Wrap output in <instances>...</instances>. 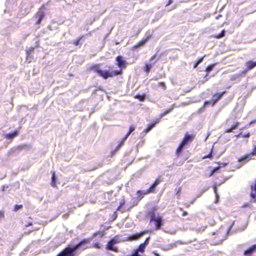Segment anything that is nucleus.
Returning a JSON list of instances; mask_svg holds the SVG:
<instances>
[{"label": "nucleus", "instance_id": "20e7f679", "mask_svg": "<svg viewBox=\"0 0 256 256\" xmlns=\"http://www.w3.org/2000/svg\"><path fill=\"white\" fill-rule=\"evenodd\" d=\"M160 180L158 178H156L154 182L151 185L148 189L146 190H139L136 192L138 198L139 200L142 198L144 195L148 193L154 192L156 186L160 184Z\"/></svg>", "mask_w": 256, "mask_h": 256}, {"label": "nucleus", "instance_id": "f03ea898", "mask_svg": "<svg viewBox=\"0 0 256 256\" xmlns=\"http://www.w3.org/2000/svg\"><path fill=\"white\" fill-rule=\"evenodd\" d=\"M92 70L94 72H97L99 76L102 77L104 79H107L110 77H112L115 76H118L122 73V70L120 69V70H101L100 68V66L98 65H94L92 66Z\"/></svg>", "mask_w": 256, "mask_h": 256}, {"label": "nucleus", "instance_id": "72a5a7b5", "mask_svg": "<svg viewBox=\"0 0 256 256\" xmlns=\"http://www.w3.org/2000/svg\"><path fill=\"white\" fill-rule=\"evenodd\" d=\"M226 32L224 30H223L220 34L218 35V38H220L224 36Z\"/></svg>", "mask_w": 256, "mask_h": 256}, {"label": "nucleus", "instance_id": "f3484780", "mask_svg": "<svg viewBox=\"0 0 256 256\" xmlns=\"http://www.w3.org/2000/svg\"><path fill=\"white\" fill-rule=\"evenodd\" d=\"M20 128L15 130L13 132L8 133L6 135V138L8 140H12L19 133Z\"/></svg>", "mask_w": 256, "mask_h": 256}, {"label": "nucleus", "instance_id": "b1692460", "mask_svg": "<svg viewBox=\"0 0 256 256\" xmlns=\"http://www.w3.org/2000/svg\"><path fill=\"white\" fill-rule=\"evenodd\" d=\"M82 36L79 37L77 40H72V44H74L75 46H78L81 45L80 44V41L82 38Z\"/></svg>", "mask_w": 256, "mask_h": 256}, {"label": "nucleus", "instance_id": "a18cd8bd", "mask_svg": "<svg viewBox=\"0 0 256 256\" xmlns=\"http://www.w3.org/2000/svg\"><path fill=\"white\" fill-rule=\"evenodd\" d=\"M173 2L172 0H169L168 4H166V6L170 5L172 4Z\"/></svg>", "mask_w": 256, "mask_h": 256}, {"label": "nucleus", "instance_id": "864d4df0", "mask_svg": "<svg viewBox=\"0 0 256 256\" xmlns=\"http://www.w3.org/2000/svg\"><path fill=\"white\" fill-rule=\"evenodd\" d=\"M215 234H216V232H212V235H215Z\"/></svg>", "mask_w": 256, "mask_h": 256}, {"label": "nucleus", "instance_id": "8fccbe9b", "mask_svg": "<svg viewBox=\"0 0 256 256\" xmlns=\"http://www.w3.org/2000/svg\"><path fill=\"white\" fill-rule=\"evenodd\" d=\"M204 107H205V106H204L202 108H201L199 110V112H202V111H203V109H204Z\"/></svg>", "mask_w": 256, "mask_h": 256}, {"label": "nucleus", "instance_id": "49530a36", "mask_svg": "<svg viewBox=\"0 0 256 256\" xmlns=\"http://www.w3.org/2000/svg\"><path fill=\"white\" fill-rule=\"evenodd\" d=\"M188 214V212L186 211H184L182 216H186Z\"/></svg>", "mask_w": 256, "mask_h": 256}, {"label": "nucleus", "instance_id": "f704fd0d", "mask_svg": "<svg viewBox=\"0 0 256 256\" xmlns=\"http://www.w3.org/2000/svg\"><path fill=\"white\" fill-rule=\"evenodd\" d=\"M240 136H242V137L244 138H248L250 136V133H248L246 134H243L242 132L240 134Z\"/></svg>", "mask_w": 256, "mask_h": 256}, {"label": "nucleus", "instance_id": "c85d7f7f", "mask_svg": "<svg viewBox=\"0 0 256 256\" xmlns=\"http://www.w3.org/2000/svg\"><path fill=\"white\" fill-rule=\"evenodd\" d=\"M136 98L138 99L140 102H143L145 99V96L144 95L137 94L136 96Z\"/></svg>", "mask_w": 256, "mask_h": 256}, {"label": "nucleus", "instance_id": "412c9836", "mask_svg": "<svg viewBox=\"0 0 256 256\" xmlns=\"http://www.w3.org/2000/svg\"><path fill=\"white\" fill-rule=\"evenodd\" d=\"M56 173H55V172L54 171L52 172V182H51V185L52 187H55L56 186Z\"/></svg>", "mask_w": 256, "mask_h": 256}, {"label": "nucleus", "instance_id": "c03bdc74", "mask_svg": "<svg viewBox=\"0 0 256 256\" xmlns=\"http://www.w3.org/2000/svg\"><path fill=\"white\" fill-rule=\"evenodd\" d=\"M208 190V188H205V189H204V190H203L202 192L199 195H198V196H197V198H198V197L200 196H201L202 194V193H203V192H206V190Z\"/></svg>", "mask_w": 256, "mask_h": 256}, {"label": "nucleus", "instance_id": "c9c22d12", "mask_svg": "<svg viewBox=\"0 0 256 256\" xmlns=\"http://www.w3.org/2000/svg\"><path fill=\"white\" fill-rule=\"evenodd\" d=\"M150 239V236H148V238H147L146 239V240H145L143 244H144L145 246H146L148 244V243H149Z\"/></svg>", "mask_w": 256, "mask_h": 256}, {"label": "nucleus", "instance_id": "603ef678", "mask_svg": "<svg viewBox=\"0 0 256 256\" xmlns=\"http://www.w3.org/2000/svg\"><path fill=\"white\" fill-rule=\"evenodd\" d=\"M2 216V212H0V216Z\"/></svg>", "mask_w": 256, "mask_h": 256}, {"label": "nucleus", "instance_id": "423d86ee", "mask_svg": "<svg viewBox=\"0 0 256 256\" xmlns=\"http://www.w3.org/2000/svg\"><path fill=\"white\" fill-rule=\"evenodd\" d=\"M118 242V237L117 236H114L106 244V249L110 250H112L117 252L118 249L115 247L114 245Z\"/></svg>", "mask_w": 256, "mask_h": 256}, {"label": "nucleus", "instance_id": "39448f33", "mask_svg": "<svg viewBox=\"0 0 256 256\" xmlns=\"http://www.w3.org/2000/svg\"><path fill=\"white\" fill-rule=\"evenodd\" d=\"M194 136L188 133H186L182 140L179 146L176 149V153L177 154H179L183 150L184 146L190 142L192 141Z\"/></svg>", "mask_w": 256, "mask_h": 256}, {"label": "nucleus", "instance_id": "dca6fc26", "mask_svg": "<svg viewBox=\"0 0 256 256\" xmlns=\"http://www.w3.org/2000/svg\"><path fill=\"white\" fill-rule=\"evenodd\" d=\"M246 76V70H243L241 72L236 74L232 76L231 80H239L240 78L244 77Z\"/></svg>", "mask_w": 256, "mask_h": 256}, {"label": "nucleus", "instance_id": "473e14b6", "mask_svg": "<svg viewBox=\"0 0 256 256\" xmlns=\"http://www.w3.org/2000/svg\"><path fill=\"white\" fill-rule=\"evenodd\" d=\"M172 110H166V112H164L163 114H162L160 116V118H159L160 120V118H162V117H163L164 116L168 114L169 112H170Z\"/></svg>", "mask_w": 256, "mask_h": 256}, {"label": "nucleus", "instance_id": "9b49d317", "mask_svg": "<svg viewBox=\"0 0 256 256\" xmlns=\"http://www.w3.org/2000/svg\"><path fill=\"white\" fill-rule=\"evenodd\" d=\"M146 246H145L144 244H141L138 246V248L134 250L132 252L133 256H142Z\"/></svg>", "mask_w": 256, "mask_h": 256}, {"label": "nucleus", "instance_id": "0eeeda50", "mask_svg": "<svg viewBox=\"0 0 256 256\" xmlns=\"http://www.w3.org/2000/svg\"><path fill=\"white\" fill-rule=\"evenodd\" d=\"M226 92H223L221 93H218L214 94L212 97V101H206L204 103V106H206L209 104H212V106H214L218 100H220L223 96V94Z\"/></svg>", "mask_w": 256, "mask_h": 256}, {"label": "nucleus", "instance_id": "5fc2aeb1", "mask_svg": "<svg viewBox=\"0 0 256 256\" xmlns=\"http://www.w3.org/2000/svg\"><path fill=\"white\" fill-rule=\"evenodd\" d=\"M194 200H193L191 202V203L192 204L194 202Z\"/></svg>", "mask_w": 256, "mask_h": 256}, {"label": "nucleus", "instance_id": "09e8293b", "mask_svg": "<svg viewBox=\"0 0 256 256\" xmlns=\"http://www.w3.org/2000/svg\"><path fill=\"white\" fill-rule=\"evenodd\" d=\"M255 123H256V120H254L252 121V122H250V124H255Z\"/></svg>", "mask_w": 256, "mask_h": 256}, {"label": "nucleus", "instance_id": "4be33fe9", "mask_svg": "<svg viewBox=\"0 0 256 256\" xmlns=\"http://www.w3.org/2000/svg\"><path fill=\"white\" fill-rule=\"evenodd\" d=\"M226 165V163L222 164H220L218 166L214 168L212 171V174H211L210 176H212L214 173L218 172L221 168L224 167Z\"/></svg>", "mask_w": 256, "mask_h": 256}, {"label": "nucleus", "instance_id": "ea45409f", "mask_svg": "<svg viewBox=\"0 0 256 256\" xmlns=\"http://www.w3.org/2000/svg\"><path fill=\"white\" fill-rule=\"evenodd\" d=\"M160 86L164 88H166V84L164 82H160Z\"/></svg>", "mask_w": 256, "mask_h": 256}, {"label": "nucleus", "instance_id": "9d476101", "mask_svg": "<svg viewBox=\"0 0 256 256\" xmlns=\"http://www.w3.org/2000/svg\"><path fill=\"white\" fill-rule=\"evenodd\" d=\"M135 130V126H131L129 128L128 132L126 134L125 136L122 138V140L120 142L117 146L116 147V150H118L123 145L124 142L128 138L130 135Z\"/></svg>", "mask_w": 256, "mask_h": 256}, {"label": "nucleus", "instance_id": "3c124183", "mask_svg": "<svg viewBox=\"0 0 256 256\" xmlns=\"http://www.w3.org/2000/svg\"><path fill=\"white\" fill-rule=\"evenodd\" d=\"M193 88H190V90H186V92H190L191 90H192Z\"/></svg>", "mask_w": 256, "mask_h": 256}, {"label": "nucleus", "instance_id": "37998d69", "mask_svg": "<svg viewBox=\"0 0 256 256\" xmlns=\"http://www.w3.org/2000/svg\"><path fill=\"white\" fill-rule=\"evenodd\" d=\"M152 252L156 256H160L156 251H154Z\"/></svg>", "mask_w": 256, "mask_h": 256}, {"label": "nucleus", "instance_id": "a878e982", "mask_svg": "<svg viewBox=\"0 0 256 256\" xmlns=\"http://www.w3.org/2000/svg\"><path fill=\"white\" fill-rule=\"evenodd\" d=\"M28 147V146L26 144H22L18 146L16 148V150H20L23 149H26Z\"/></svg>", "mask_w": 256, "mask_h": 256}, {"label": "nucleus", "instance_id": "2f4dec72", "mask_svg": "<svg viewBox=\"0 0 256 256\" xmlns=\"http://www.w3.org/2000/svg\"><path fill=\"white\" fill-rule=\"evenodd\" d=\"M172 110H166V112H164L163 114H162L160 116V118H159L160 120V118H162V117H163L164 116L168 114L169 112H170Z\"/></svg>", "mask_w": 256, "mask_h": 256}, {"label": "nucleus", "instance_id": "2eb2a0df", "mask_svg": "<svg viewBox=\"0 0 256 256\" xmlns=\"http://www.w3.org/2000/svg\"><path fill=\"white\" fill-rule=\"evenodd\" d=\"M157 60H156L150 64L146 63L144 68V70L146 73L147 75L149 74L151 68L154 66Z\"/></svg>", "mask_w": 256, "mask_h": 256}, {"label": "nucleus", "instance_id": "c756f323", "mask_svg": "<svg viewBox=\"0 0 256 256\" xmlns=\"http://www.w3.org/2000/svg\"><path fill=\"white\" fill-rule=\"evenodd\" d=\"M22 204H16L14 206V212H16L17 210H18L22 208Z\"/></svg>", "mask_w": 256, "mask_h": 256}, {"label": "nucleus", "instance_id": "ddd939ff", "mask_svg": "<svg viewBox=\"0 0 256 256\" xmlns=\"http://www.w3.org/2000/svg\"><path fill=\"white\" fill-rule=\"evenodd\" d=\"M117 64L120 68H124L126 64V60L122 56H119L116 58Z\"/></svg>", "mask_w": 256, "mask_h": 256}, {"label": "nucleus", "instance_id": "4468645a", "mask_svg": "<svg viewBox=\"0 0 256 256\" xmlns=\"http://www.w3.org/2000/svg\"><path fill=\"white\" fill-rule=\"evenodd\" d=\"M149 232H150V230H144L140 233H136V234L131 235L130 236V238L132 240H137V239L140 238L141 236H142L144 234H146Z\"/></svg>", "mask_w": 256, "mask_h": 256}, {"label": "nucleus", "instance_id": "cd10ccee", "mask_svg": "<svg viewBox=\"0 0 256 256\" xmlns=\"http://www.w3.org/2000/svg\"><path fill=\"white\" fill-rule=\"evenodd\" d=\"M215 65H216L215 64H210V65L208 66L206 68V72H210L214 68Z\"/></svg>", "mask_w": 256, "mask_h": 256}, {"label": "nucleus", "instance_id": "4c0bfd02", "mask_svg": "<svg viewBox=\"0 0 256 256\" xmlns=\"http://www.w3.org/2000/svg\"><path fill=\"white\" fill-rule=\"evenodd\" d=\"M234 222L228 228V229H227V234H228V232L230 230V229L232 228V226L234 225Z\"/></svg>", "mask_w": 256, "mask_h": 256}, {"label": "nucleus", "instance_id": "aec40b11", "mask_svg": "<svg viewBox=\"0 0 256 256\" xmlns=\"http://www.w3.org/2000/svg\"><path fill=\"white\" fill-rule=\"evenodd\" d=\"M150 36H148L146 38L142 40L141 41L138 42L136 46V48H139L140 46H144L150 39Z\"/></svg>", "mask_w": 256, "mask_h": 256}, {"label": "nucleus", "instance_id": "7ed1b4c3", "mask_svg": "<svg viewBox=\"0 0 256 256\" xmlns=\"http://www.w3.org/2000/svg\"><path fill=\"white\" fill-rule=\"evenodd\" d=\"M150 217V222H154L155 225V230H158L160 229L161 226L163 224L162 218L158 214L156 215L154 210L149 212Z\"/></svg>", "mask_w": 256, "mask_h": 256}, {"label": "nucleus", "instance_id": "f257e3e1", "mask_svg": "<svg viewBox=\"0 0 256 256\" xmlns=\"http://www.w3.org/2000/svg\"><path fill=\"white\" fill-rule=\"evenodd\" d=\"M92 239V238H84L78 244L65 248L56 256H74L78 250H82L86 248H88L86 244L90 242Z\"/></svg>", "mask_w": 256, "mask_h": 256}, {"label": "nucleus", "instance_id": "58836bf2", "mask_svg": "<svg viewBox=\"0 0 256 256\" xmlns=\"http://www.w3.org/2000/svg\"><path fill=\"white\" fill-rule=\"evenodd\" d=\"M156 54H154L150 59V62H152L154 59H155V58H156Z\"/></svg>", "mask_w": 256, "mask_h": 256}, {"label": "nucleus", "instance_id": "a19ab883", "mask_svg": "<svg viewBox=\"0 0 256 256\" xmlns=\"http://www.w3.org/2000/svg\"><path fill=\"white\" fill-rule=\"evenodd\" d=\"M94 247L96 248H100V244L98 243H96L94 244Z\"/></svg>", "mask_w": 256, "mask_h": 256}, {"label": "nucleus", "instance_id": "f8f14e48", "mask_svg": "<svg viewBox=\"0 0 256 256\" xmlns=\"http://www.w3.org/2000/svg\"><path fill=\"white\" fill-rule=\"evenodd\" d=\"M160 122V119H156V120L151 124H149L147 128L144 130L142 133H144V135L146 134L148 132L155 126Z\"/></svg>", "mask_w": 256, "mask_h": 256}, {"label": "nucleus", "instance_id": "1a4fd4ad", "mask_svg": "<svg viewBox=\"0 0 256 256\" xmlns=\"http://www.w3.org/2000/svg\"><path fill=\"white\" fill-rule=\"evenodd\" d=\"M44 6H42L36 14V16L38 18L36 22V24L38 25L40 24L42 20H43L45 16V13L44 12Z\"/></svg>", "mask_w": 256, "mask_h": 256}, {"label": "nucleus", "instance_id": "79ce46f5", "mask_svg": "<svg viewBox=\"0 0 256 256\" xmlns=\"http://www.w3.org/2000/svg\"><path fill=\"white\" fill-rule=\"evenodd\" d=\"M176 194H178L181 191V188H179L178 189H176Z\"/></svg>", "mask_w": 256, "mask_h": 256}, {"label": "nucleus", "instance_id": "de8ad7c7", "mask_svg": "<svg viewBox=\"0 0 256 256\" xmlns=\"http://www.w3.org/2000/svg\"><path fill=\"white\" fill-rule=\"evenodd\" d=\"M8 188V186H4L3 187H2V191H4L6 190V188Z\"/></svg>", "mask_w": 256, "mask_h": 256}, {"label": "nucleus", "instance_id": "5701e85b", "mask_svg": "<svg viewBox=\"0 0 256 256\" xmlns=\"http://www.w3.org/2000/svg\"><path fill=\"white\" fill-rule=\"evenodd\" d=\"M204 57V56L200 58L198 60H197L196 61L194 62V68H196L197 66H198V65L202 62Z\"/></svg>", "mask_w": 256, "mask_h": 256}, {"label": "nucleus", "instance_id": "6ab92c4d", "mask_svg": "<svg viewBox=\"0 0 256 256\" xmlns=\"http://www.w3.org/2000/svg\"><path fill=\"white\" fill-rule=\"evenodd\" d=\"M256 250V244H254L244 252V254L249 256Z\"/></svg>", "mask_w": 256, "mask_h": 256}, {"label": "nucleus", "instance_id": "bb28decb", "mask_svg": "<svg viewBox=\"0 0 256 256\" xmlns=\"http://www.w3.org/2000/svg\"><path fill=\"white\" fill-rule=\"evenodd\" d=\"M213 188H214V192L216 194V202L217 203L218 200L219 196L218 195V194L217 193V188H216V186L214 185L213 186Z\"/></svg>", "mask_w": 256, "mask_h": 256}, {"label": "nucleus", "instance_id": "7c9ffc66", "mask_svg": "<svg viewBox=\"0 0 256 256\" xmlns=\"http://www.w3.org/2000/svg\"><path fill=\"white\" fill-rule=\"evenodd\" d=\"M34 50V48H30L29 50H26V53H27V59H28V57H30V52Z\"/></svg>", "mask_w": 256, "mask_h": 256}, {"label": "nucleus", "instance_id": "6e6552de", "mask_svg": "<svg viewBox=\"0 0 256 256\" xmlns=\"http://www.w3.org/2000/svg\"><path fill=\"white\" fill-rule=\"evenodd\" d=\"M256 156V146L254 148L253 151L246 155L242 156L238 159V162L242 164H244L250 160L252 156Z\"/></svg>", "mask_w": 256, "mask_h": 256}, {"label": "nucleus", "instance_id": "393cba45", "mask_svg": "<svg viewBox=\"0 0 256 256\" xmlns=\"http://www.w3.org/2000/svg\"><path fill=\"white\" fill-rule=\"evenodd\" d=\"M238 126V124L236 123V124H232V127L230 128L227 129L226 132H232V130L236 129Z\"/></svg>", "mask_w": 256, "mask_h": 256}, {"label": "nucleus", "instance_id": "e433bc0d", "mask_svg": "<svg viewBox=\"0 0 256 256\" xmlns=\"http://www.w3.org/2000/svg\"><path fill=\"white\" fill-rule=\"evenodd\" d=\"M212 157V154L210 153L208 154L205 156L204 158H211Z\"/></svg>", "mask_w": 256, "mask_h": 256}, {"label": "nucleus", "instance_id": "a211bd4d", "mask_svg": "<svg viewBox=\"0 0 256 256\" xmlns=\"http://www.w3.org/2000/svg\"><path fill=\"white\" fill-rule=\"evenodd\" d=\"M247 68L244 70H246V74L248 70H250L256 66V62L248 61L246 62Z\"/></svg>", "mask_w": 256, "mask_h": 256}]
</instances>
